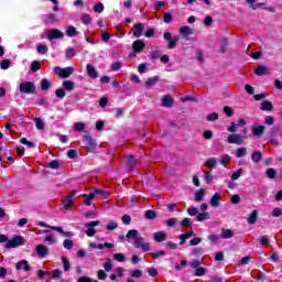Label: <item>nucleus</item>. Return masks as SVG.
<instances>
[{
	"instance_id": "nucleus-33",
	"label": "nucleus",
	"mask_w": 282,
	"mask_h": 282,
	"mask_svg": "<svg viewBox=\"0 0 282 282\" xmlns=\"http://www.w3.org/2000/svg\"><path fill=\"white\" fill-rule=\"evenodd\" d=\"M112 259L115 261H118L119 263H124V261H127V256H124L123 253H115L112 256Z\"/></svg>"
},
{
	"instance_id": "nucleus-13",
	"label": "nucleus",
	"mask_w": 282,
	"mask_h": 282,
	"mask_svg": "<svg viewBox=\"0 0 282 282\" xmlns=\"http://www.w3.org/2000/svg\"><path fill=\"white\" fill-rule=\"evenodd\" d=\"M144 34V23H137L134 24V31H133V36L135 39H140Z\"/></svg>"
},
{
	"instance_id": "nucleus-37",
	"label": "nucleus",
	"mask_w": 282,
	"mask_h": 282,
	"mask_svg": "<svg viewBox=\"0 0 282 282\" xmlns=\"http://www.w3.org/2000/svg\"><path fill=\"white\" fill-rule=\"evenodd\" d=\"M247 153H248V150L246 148H238L236 150V158H245Z\"/></svg>"
},
{
	"instance_id": "nucleus-54",
	"label": "nucleus",
	"mask_w": 282,
	"mask_h": 282,
	"mask_svg": "<svg viewBox=\"0 0 282 282\" xmlns=\"http://www.w3.org/2000/svg\"><path fill=\"white\" fill-rule=\"evenodd\" d=\"M181 226L183 228H188V226H193V220H191V218H185L183 219V221L181 223Z\"/></svg>"
},
{
	"instance_id": "nucleus-27",
	"label": "nucleus",
	"mask_w": 282,
	"mask_h": 282,
	"mask_svg": "<svg viewBox=\"0 0 282 282\" xmlns=\"http://www.w3.org/2000/svg\"><path fill=\"white\" fill-rule=\"evenodd\" d=\"M163 107H173V97L171 95L164 96L162 99Z\"/></svg>"
},
{
	"instance_id": "nucleus-5",
	"label": "nucleus",
	"mask_w": 282,
	"mask_h": 282,
	"mask_svg": "<svg viewBox=\"0 0 282 282\" xmlns=\"http://www.w3.org/2000/svg\"><path fill=\"white\" fill-rule=\"evenodd\" d=\"M85 228H87L86 230V235L87 237H94V235H96V226H100V221L99 220H94L90 223H85L84 224Z\"/></svg>"
},
{
	"instance_id": "nucleus-63",
	"label": "nucleus",
	"mask_w": 282,
	"mask_h": 282,
	"mask_svg": "<svg viewBox=\"0 0 282 282\" xmlns=\"http://www.w3.org/2000/svg\"><path fill=\"white\" fill-rule=\"evenodd\" d=\"M50 275H51V273H50L48 271L40 270V271L37 272L39 279H45V276H50Z\"/></svg>"
},
{
	"instance_id": "nucleus-10",
	"label": "nucleus",
	"mask_w": 282,
	"mask_h": 282,
	"mask_svg": "<svg viewBox=\"0 0 282 282\" xmlns=\"http://www.w3.org/2000/svg\"><path fill=\"white\" fill-rule=\"evenodd\" d=\"M229 144H243V135L241 134H229L227 138Z\"/></svg>"
},
{
	"instance_id": "nucleus-15",
	"label": "nucleus",
	"mask_w": 282,
	"mask_h": 282,
	"mask_svg": "<svg viewBox=\"0 0 282 282\" xmlns=\"http://www.w3.org/2000/svg\"><path fill=\"white\" fill-rule=\"evenodd\" d=\"M220 202H221V194L215 193L212 196L209 204H210V206H213V208H217L219 206Z\"/></svg>"
},
{
	"instance_id": "nucleus-35",
	"label": "nucleus",
	"mask_w": 282,
	"mask_h": 282,
	"mask_svg": "<svg viewBox=\"0 0 282 282\" xmlns=\"http://www.w3.org/2000/svg\"><path fill=\"white\" fill-rule=\"evenodd\" d=\"M50 87H52V82H50L48 79H42V82H41L42 91H47V89H50Z\"/></svg>"
},
{
	"instance_id": "nucleus-22",
	"label": "nucleus",
	"mask_w": 282,
	"mask_h": 282,
	"mask_svg": "<svg viewBox=\"0 0 282 282\" xmlns=\"http://www.w3.org/2000/svg\"><path fill=\"white\" fill-rule=\"evenodd\" d=\"M257 219H259V212L257 209L252 210L251 215L247 219L248 224H257Z\"/></svg>"
},
{
	"instance_id": "nucleus-44",
	"label": "nucleus",
	"mask_w": 282,
	"mask_h": 282,
	"mask_svg": "<svg viewBox=\"0 0 282 282\" xmlns=\"http://www.w3.org/2000/svg\"><path fill=\"white\" fill-rule=\"evenodd\" d=\"M204 263V261L202 260H193L192 262H189L191 268H194V270H197L198 268H200L199 265H202Z\"/></svg>"
},
{
	"instance_id": "nucleus-57",
	"label": "nucleus",
	"mask_w": 282,
	"mask_h": 282,
	"mask_svg": "<svg viewBox=\"0 0 282 282\" xmlns=\"http://www.w3.org/2000/svg\"><path fill=\"white\" fill-rule=\"evenodd\" d=\"M271 215H272V217H281V215H282V209L279 208V207H275V208H273V210L271 212Z\"/></svg>"
},
{
	"instance_id": "nucleus-16",
	"label": "nucleus",
	"mask_w": 282,
	"mask_h": 282,
	"mask_svg": "<svg viewBox=\"0 0 282 282\" xmlns=\"http://www.w3.org/2000/svg\"><path fill=\"white\" fill-rule=\"evenodd\" d=\"M166 232L165 231H156L153 234V239L154 241H158L159 243H161L162 241H166Z\"/></svg>"
},
{
	"instance_id": "nucleus-64",
	"label": "nucleus",
	"mask_w": 282,
	"mask_h": 282,
	"mask_svg": "<svg viewBox=\"0 0 282 282\" xmlns=\"http://www.w3.org/2000/svg\"><path fill=\"white\" fill-rule=\"evenodd\" d=\"M148 274H149L150 276H155V275L158 274V269H155V268H149V269H148Z\"/></svg>"
},
{
	"instance_id": "nucleus-17",
	"label": "nucleus",
	"mask_w": 282,
	"mask_h": 282,
	"mask_svg": "<svg viewBox=\"0 0 282 282\" xmlns=\"http://www.w3.org/2000/svg\"><path fill=\"white\" fill-rule=\"evenodd\" d=\"M17 270H24V272H30V264H28V260H21L15 264Z\"/></svg>"
},
{
	"instance_id": "nucleus-32",
	"label": "nucleus",
	"mask_w": 282,
	"mask_h": 282,
	"mask_svg": "<svg viewBox=\"0 0 282 282\" xmlns=\"http://www.w3.org/2000/svg\"><path fill=\"white\" fill-rule=\"evenodd\" d=\"M261 158H263V155L261 154L260 151H256L252 153L251 155V160L252 162H254L256 164H259V162H261Z\"/></svg>"
},
{
	"instance_id": "nucleus-8",
	"label": "nucleus",
	"mask_w": 282,
	"mask_h": 282,
	"mask_svg": "<svg viewBox=\"0 0 282 282\" xmlns=\"http://www.w3.org/2000/svg\"><path fill=\"white\" fill-rule=\"evenodd\" d=\"M37 226L45 228L44 230H41V232H50V230H55L56 232H59L61 235H63V232H64V230L61 227L50 226L43 221L37 223Z\"/></svg>"
},
{
	"instance_id": "nucleus-20",
	"label": "nucleus",
	"mask_w": 282,
	"mask_h": 282,
	"mask_svg": "<svg viewBox=\"0 0 282 282\" xmlns=\"http://www.w3.org/2000/svg\"><path fill=\"white\" fill-rule=\"evenodd\" d=\"M221 239H232L235 237V231L230 229H221Z\"/></svg>"
},
{
	"instance_id": "nucleus-51",
	"label": "nucleus",
	"mask_w": 282,
	"mask_h": 282,
	"mask_svg": "<svg viewBox=\"0 0 282 282\" xmlns=\"http://www.w3.org/2000/svg\"><path fill=\"white\" fill-rule=\"evenodd\" d=\"M224 113H226V116H228L229 118L235 116V110H232V108L225 106L224 107Z\"/></svg>"
},
{
	"instance_id": "nucleus-12",
	"label": "nucleus",
	"mask_w": 282,
	"mask_h": 282,
	"mask_svg": "<svg viewBox=\"0 0 282 282\" xmlns=\"http://www.w3.org/2000/svg\"><path fill=\"white\" fill-rule=\"evenodd\" d=\"M264 132H265V127L264 126H253L251 128V133L256 138H261Z\"/></svg>"
},
{
	"instance_id": "nucleus-26",
	"label": "nucleus",
	"mask_w": 282,
	"mask_h": 282,
	"mask_svg": "<svg viewBox=\"0 0 282 282\" xmlns=\"http://www.w3.org/2000/svg\"><path fill=\"white\" fill-rule=\"evenodd\" d=\"M206 196L205 189H199L195 193L194 202H204V197Z\"/></svg>"
},
{
	"instance_id": "nucleus-6",
	"label": "nucleus",
	"mask_w": 282,
	"mask_h": 282,
	"mask_svg": "<svg viewBox=\"0 0 282 282\" xmlns=\"http://www.w3.org/2000/svg\"><path fill=\"white\" fill-rule=\"evenodd\" d=\"M78 195V191H73L65 199H64V209L69 210L72 208V204H74V197Z\"/></svg>"
},
{
	"instance_id": "nucleus-11",
	"label": "nucleus",
	"mask_w": 282,
	"mask_h": 282,
	"mask_svg": "<svg viewBox=\"0 0 282 282\" xmlns=\"http://www.w3.org/2000/svg\"><path fill=\"white\" fill-rule=\"evenodd\" d=\"M147 47V44L142 42V40H137L132 43V50L135 54H140Z\"/></svg>"
},
{
	"instance_id": "nucleus-47",
	"label": "nucleus",
	"mask_w": 282,
	"mask_h": 282,
	"mask_svg": "<svg viewBox=\"0 0 282 282\" xmlns=\"http://www.w3.org/2000/svg\"><path fill=\"white\" fill-rule=\"evenodd\" d=\"M267 176H268L270 180L276 178V170H274V169H269V170L267 171Z\"/></svg>"
},
{
	"instance_id": "nucleus-31",
	"label": "nucleus",
	"mask_w": 282,
	"mask_h": 282,
	"mask_svg": "<svg viewBox=\"0 0 282 282\" xmlns=\"http://www.w3.org/2000/svg\"><path fill=\"white\" fill-rule=\"evenodd\" d=\"M180 33L183 35V36H191V34H193V29H191L189 26H182L180 29Z\"/></svg>"
},
{
	"instance_id": "nucleus-7",
	"label": "nucleus",
	"mask_w": 282,
	"mask_h": 282,
	"mask_svg": "<svg viewBox=\"0 0 282 282\" xmlns=\"http://www.w3.org/2000/svg\"><path fill=\"white\" fill-rule=\"evenodd\" d=\"M64 37H65V33H63V31L58 29L50 30L47 33L48 41H54V39H64Z\"/></svg>"
},
{
	"instance_id": "nucleus-28",
	"label": "nucleus",
	"mask_w": 282,
	"mask_h": 282,
	"mask_svg": "<svg viewBox=\"0 0 282 282\" xmlns=\"http://www.w3.org/2000/svg\"><path fill=\"white\" fill-rule=\"evenodd\" d=\"M193 237V231L182 234L178 239L181 240L180 246H184L186 243V239H191Z\"/></svg>"
},
{
	"instance_id": "nucleus-59",
	"label": "nucleus",
	"mask_w": 282,
	"mask_h": 282,
	"mask_svg": "<svg viewBox=\"0 0 282 282\" xmlns=\"http://www.w3.org/2000/svg\"><path fill=\"white\" fill-rule=\"evenodd\" d=\"M116 228H118V223H116L113 220L108 223V225L106 226L107 230H116Z\"/></svg>"
},
{
	"instance_id": "nucleus-25",
	"label": "nucleus",
	"mask_w": 282,
	"mask_h": 282,
	"mask_svg": "<svg viewBox=\"0 0 282 282\" xmlns=\"http://www.w3.org/2000/svg\"><path fill=\"white\" fill-rule=\"evenodd\" d=\"M219 161L217 160V158H209L207 159L205 166H207V169H215V166H217V163Z\"/></svg>"
},
{
	"instance_id": "nucleus-55",
	"label": "nucleus",
	"mask_w": 282,
	"mask_h": 282,
	"mask_svg": "<svg viewBox=\"0 0 282 282\" xmlns=\"http://www.w3.org/2000/svg\"><path fill=\"white\" fill-rule=\"evenodd\" d=\"M204 274H206V268L198 267V269H196L195 275L196 276H204Z\"/></svg>"
},
{
	"instance_id": "nucleus-41",
	"label": "nucleus",
	"mask_w": 282,
	"mask_h": 282,
	"mask_svg": "<svg viewBox=\"0 0 282 282\" xmlns=\"http://www.w3.org/2000/svg\"><path fill=\"white\" fill-rule=\"evenodd\" d=\"M113 268V262L111 261L110 258L106 260V263L104 264V269L106 272H109Z\"/></svg>"
},
{
	"instance_id": "nucleus-52",
	"label": "nucleus",
	"mask_w": 282,
	"mask_h": 282,
	"mask_svg": "<svg viewBox=\"0 0 282 282\" xmlns=\"http://www.w3.org/2000/svg\"><path fill=\"white\" fill-rule=\"evenodd\" d=\"M155 217H158V215L155 214L154 210H147L145 212V219H155Z\"/></svg>"
},
{
	"instance_id": "nucleus-61",
	"label": "nucleus",
	"mask_w": 282,
	"mask_h": 282,
	"mask_svg": "<svg viewBox=\"0 0 282 282\" xmlns=\"http://www.w3.org/2000/svg\"><path fill=\"white\" fill-rule=\"evenodd\" d=\"M176 224H177V219L176 218H170V219L166 220V226L169 228H173Z\"/></svg>"
},
{
	"instance_id": "nucleus-30",
	"label": "nucleus",
	"mask_w": 282,
	"mask_h": 282,
	"mask_svg": "<svg viewBox=\"0 0 282 282\" xmlns=\"http://www.w3.org/2000/svg\"><path fill=\"white\" fill-rule=\"evenodd\" d=\"M66 36H69L70 39L74 36H78V31L70 25L66 29Z\"/></svg>"
},
{
	"instance_id": "nucleus-2",
	"label": "nucleus",
	"mask_w": 282,
	"mask_h": 282,
	"mask_svg": "<svg viewBox=\"0 0 282 282\" xmlns=\"http://www.w3.org/2000/svg\"><path fill=\"white\" fill-rule=\"evenodd\" d=\"M23 243H25V239H23V236H14L12 239L7 241L4 248L10 250L12 248H19V246H23Z\"/></svg>"
},
{
	"instance_id": "nucleus-36",
	"label": "nucleus",
	"mask_w": 282,
	"mask_h": 282,
	"mask_svg": "<svg viewBox=\"0 0 282 282\" xmlns=\"http://www.w3.org/2000/svg\"><path fill=\"white\" fill-rule=\"evenodd\" d=\"M178 42H180V37H177V36L170 40V42L167 44L169 50H175V47H177Z\"/></svg>"
},
{
	"instance_id": "nucleus-40",
	"label": "nucleus",
	"mask_w": 282,
	"mask_h": 282,
	"mask_svg": "<svg viewBox=\"0 0 282 282\" xmlns=\"http://www.w3.org/2000/svg\"><path fill=\"white\" fill-rule=\"evenodd\" d=\"M82 23H84V25H89V23H91V17L87 13L82 14Z\"/></svg>"
},
{
	"instance_id": "nucleus-21",
	"label": "nucleus",
	"mask_w": 282,
	"mask_h": 282,
	"mask_svg": "<svg viewBox=\"0 0 282 282\" xmlns=\"http://www.w3.org/2000/svg\"><path fill=\"white\" fill-rule=\"evenodd\" d=\"M160 80V77L154 76L151 78H148L145 80V87L149 89V87H154V85H158V82Z\"/></svg>"
},
{
	"instance_id": "nucleus-39",
	"label": "nucleus",
	"mask_w": 282,
	"mask_h": 282,
	"mask_svg": "<svg viewBox=\"0 0 282 282\" xmlns=\"http://www.w3.org/2000/svg\"><path fill=\"white\" fill-rule=\"evenodd\" d=\"M207 219H210V214L206 212L197 215V221H206Z\"/></svg>"
},
{
	"instance_id": "nucleus-46",
	"label": "nucleus",
	"mask_w": 282,
	"mask_h": 282,
	"mask_svg": "<svg viewBox=\"0 0 282 282\" xmlns=\"http://www.w3.org/2000/svg\"><path fill=\"white\" fill-rule=\"evenodd\" d=\"M241 173H243V169L237 170L236 172L232 173L231 180H232V181L239 180V177H241Z\"/></svg>"
},
{
	"instance_id": "nucleus-45",
	"label": "nucleus",
	"mask_w": 282,
	"mask_h": 282,
	"mask_svg": "<svg viewBox=\"0 0 282 282\" xmlns=\"http://www.w3.org/2000/svg\"><path fill=\"white\" fill-rule=\"evenodd\" d=\"M21 144H25L29 149H34V142L28 141L25 138L20 139Z\"/></svg>"
},
{
	"instance_id": "nucleus-60",
	"label": "nucleus",
	"mask_w": 282,
	"mask_h": 282,
	"mask_svg": "<svg viewBox=\"0 0 282 282\" xmlns=\"http://www.w3.org/2000/svg\"><path fill=\"white\" fill-rule=\"evenodd\" d=\"M228 162H230V155L228 154L224 155L219 161V163L223 164V166H226Z\"/></svg>"
},
{
	"instance_id": "nucleus-43",
	"label": "nucleus",
	"mask_w": 282,
	"mask_h": 282,
	"mask_svg": "<svg viewBox=\"0 0 282 282\" xmlns=\"http://www.w3.org/2000/svg\"><path fill=\"white\" fill-rule=\"evenodd\" d=\"M36 129L43 131L45 129V122L41 118H36Z\"/></svg>"
},
{
	"instance_id": "nucleus-56",
	"label": "nucleus",
	"mask_w": 282,
	"mask_h": 282,
	"mask_svg": "<svg viewBox=\"0 0 282 282\" xmlns=\"http://www.w3.org/2000/svg\"><path fill=\"white\" fill-rule=\"evenodd\" d=\"M260 243L261 246H270V238H268V236H261Z\"/></svg>"
},
{
	"instance_id": "nucleus-14",
	"label": "nucleus",
	"mask_w": 282,
	"mask_h": 282,
	"mask_svg": "<svg viewBox=\"0 0 282 282\" xmlns=\"http://www.w3.org/2000/svg\"><path fill=\"white\" fill-rule=\"evenodd\" d=\"M86 72H87L89 78L96 79L99 76L98 70L91 64H87Z\"/></svg>"
},
{
	"instance_id": "nucleus-23",
	"label": "nucleus",
	"mask_w": 282,
	"mask_h": 282,
	"mask_svg": "<svg viewBox=\"0 0 282 282\" xmlns=\"http://www.w3.org/2000/svg\"><path fill=\"white\" fill-rule=\"evenodd\" d=\"M63 87L66 89V91H73V89H76V83L72 80H65L63 83Z\"/></svg>"
},
{
	"instance_id": "nucleus-62",
	"label": "nucleus",
	"mask_w": 282,
	"mask_h": 282,
	"mask_svg": "<svg viewBox=\"0 0 282 282\" xmlns=\"http://www.w3.org/2000/svg\"><path fill=\"white\" fill-rule=\"evenodd\" d=\"M55 95H56L57 98H65V88H58L55 91Z\"/></svg>"
},
{
	"instance_id": "nucleus-38",
	"label": "nucleus",
	"mask_w": 282,
	"mask_h": 282,
	"mask_svg": "<svg viewBox=\"0 0 282 282\" xmlns=\"http://www.w3.org/2000/svg\"><path fill=\"white\" fill-rule=\"evenodd\" d=\"M62 263L64 265V271L65 272H69L70 268H72V264L69 263V259L63 257L62 258Z\"/></svg>"
},
{
	"instance_id": "nucleus-34",
	"label": "nucleus",
	"mask_w": 282,
	"mask_h": 282,
	"mask_svg": "<svg viewBox=\"0 0 282 282\" xmlns=\"http://www.w3.org/2000/svg\"><path fill=\"white\" fill-rule=\"evenodd\" d=\"M55 21H57L56 14L50 13V14L44 15V22L55 23Z\"/></svg>"
},
{
	"instance_id": "nucleus-3",
	"label": "nucleus",
	"mask_w": 282,
	"mask_h": 282,
	"mask_svg": "<svg viewBox=\"0 0 282 282\" xmlns=\"http://www.w3.org/2000/svg\"><path fill=\"white\" fill-rule=\"evenodd\" d=\"M54 73L56 74V76H58L59 78H69V76H72V74H74V67H65V68H61V67H55L54 68Z\"/></svg>"
},
{
	"instance_id": "nucleus-1",
	"label": "nucleus",
	"mask_w": 282,
	"mask_h": 282,
	"mask_svg": "<svg viewBox=\"0 0 282 282\" xmlns=\"http://www.w3.org/2000/svg\"><path fill=\"white\" fill-rule=\"evenodd\" d=\"M127 241H133L134 248L141 249L143 252H149L151 250V245L147 242L144 237L140 236V231L137 229H131L126 235Z\"/></svg>"
},
{
	"instance_id": "nucleus-18",
	"label": "nucleus",
	"mask_w": 282,
	"mask_h": 282,
	"mask_svg": "<svg viewBox=\"0 0 282 282\" xmlns=\"http://www.w3.org/2000/svg\"><path fill=\"white\" fill-rule=\"evenodd\" d=\"M257 76H268L270 69L267 66L260 65L256 68Z\"/></svg>"
},
{
	"instance_id": "nucleus-42",
	"label": "nucleus",
	"mask_w": 282,
	"mask_h": 282,
	"mask_svg": "<svg viewBox=\"0 0 282 282\" xmlns=\"http://www.w3.org/2000/svg\"><path fill=\"white\" fill-rule=\"evenodd\" d=\"M63 246L66 250H72V248H74V241L70 239H65Z\"/></svg>"
},
{
	"instance_id": "nucleus-58",
	"label": "nucleus",
	"mask_w": 282,
	"mask_h": 282,
	"mask_svg": "<svg viewBox=\"0 0 282 282\" xmlns=\"http://www.w3.org/2000/svg\"><path fill=\"white\" fill-rule=\"evenodd\" d=\"M1 69H8L10 67V59H2L0 62Z\"/></svg>"
},
{
	"instance_id": "nucleus-48",
	"label": "nucleus",
	"mask_w": 282,
	"mask_h": 282,
	"mask_svg": "<svg viewBox=\"0 0 282 282\" xmlns=\"http://www.w3.org/2000/svg\"><path fill=\"white\" fill-rule=\"evenodd\" d=\"M61 167V163L58 162V160H53L48 163V169H59Z\"/></svg>"
},
{
	"instance_id": "nucleus-29",
	"label": "nucleus",
	"mask_w": 282,
	"mask_h": 282,
	"mask_svg": "<svg viewBox=\"0 0 282 282\" xmlns=\"http://www.w3.org/2000/svg\"><path fill=\"white\" fill-rule=\"evenodd\" d=\"M127 164L129 166V169H135L138 161L135 160V156L130 155L127 158Z\"/></svg>"
},
{
	"instance_id": "nucleus-19",
	"label": "nucleus",
	"mask_w": 282,
	"mask_h": 282,
	"mask_svg": "<svg viewBox=\"0 0 282 282\" xmlns=\"http://www.w3.org/2000/svg\"><path fill=\"white\" fill-rule=\"evenodd\" d=\"M84 144H86L88 149H94V147H96V141L90 135H85Z\"/></svg>"
},
{
	"instance_id": "nucleus-24",
	"label": "nucleus",
	"mask_w": 282,
	"mask_h": 282,
	"mask_svg": "<svg viewBox=\"0 0 282 282\" xmlns=\"http://www.w3.org/2000/svg\"><path fill=\"white\" fill-rule=\"evenodd\" d=\"M260 109L261 111H272L273 109L272 102L269 100L262 101Z\"/></svg>"
},
{
	"instance_id": "nucleus-4",
	"label": "nucleus",
	"mask_w": 282,
	"mask_h": 282,
	"mask_svg": "<svg viewBox=\"0 0 282 282\" xmlns=\"http://www.w3.org/2000/svg\"><path fill=\"white\" fill-rule=\"evenodd\" d=\"M36 86L32 82H24L20 84L21 94H34Z\"/></svg>"
},
{
	"instance_id": "nucleus-53",
	"label": "nucleus",
	"mask_w": 282,
	"mask_h": 282,
	"mask_svg": "<svg viewBox=\"0 0 282 282\" xmlns=\"http://www.w3.org/2000/svg\"><path fill=\"white\" fill-rule=\"evenodd\" d=\"M93 192H95V195L96 196H100V197H104L105 199H107V197H108V194H107V192H105V191H102V189H94Z\"/></svg>"
},
{
	"instance_id": "nucleus-49",
	"label": "nucleus",
	"mask_w": 282,
	"mask_h": 282,
	"mask_svg": "<svg viewBox=\"0 0 282 282\" xmlns=\"http://www.w3.org/2000/svg\"><path fill=\"white\" fill-rule=\"evenodd\" d=\"M47 51H48V48H47V45H45V44H40L37 46L39 54H47Z\"/></svg>"
},
{
	"instance_id": "nucleus-50",
	"label": "nucleus",
	"mask_w": 282,
	"mask_h": 282,
	"mask_svg": "<svg viewBox=\"0 0 282 282\" xmlns=\"http://www.w3.org/2000/svg\"><path fill=\"white\" fill-rule=\"evenodd\" d=\"M95 12H98L99 14L105 12V4H102V2H98L95 6Z\"/></svg>"
},
{
	"instance_id": "nucleus-9",
	"label": "nucleus",
	"mask_w": 282,
	"mask_h": 282,
	"mask_svg": "<svg viewBox=\"0 0 282 282\" xmlns=\"http://www.w3.org/2000/svg\"><path fill=\"white\" fill-rule=\"evenodd\" d=\"M36 254L40 259H45L47 254H50V248L45 245H37L36 246Z\"/></svg>"
}]
</instances>
